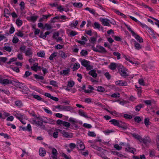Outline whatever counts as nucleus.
I'll return each instance as SVG.
<instances>
[{
    "label": "nucleus",
    "instance_id": "34",
    "mask_svg": "<svg viewBox=\"0 0 159 159\" xmlns=\"http://www.w3.org/2000/svg\"><path fill=\"white\" fill-rule=\"evenodd\" d=\"M85 10L88 11L90 13L93 14H95V11L94 9L87 7L85 8Z\"/></svg>",
    "mask_w": 159,
    "mask_h": 159
},
{
    "label": "nucleus",
    "instance_id": "11",
    "mask_svg": "<svg viewBox=\"0 0 159 159\" xmlns=\"http://www.w3.org/2000/svg\"><path fill=\"white\" fill-rule=\"evenodd\" d=\"M46 119V120H45L43 121L44 123H49L51 124H54L55 123V122L54 120L49 118L47 117Z\"/></svg>",
    "mask_w": 159,
    "mask_h": 159
},
{
    "label": "nucleus",
    "instance_id": "7",
    "mask_svg": "<svg viewBox=\"0 0 159 159\" xmlns=\"http://www.w3.org/2000/svg\"><path fill=\"white\" fill-rule=\"evenodd\" d=\"M100 21L102 22V24L104 26H110V25L109 23V20L107 19H104L102 18H100Z\"/></svg>",
    "mask_w": 159,
    "mask_h": 159
},
{
    "label": "nucleus",
    "instance_id": "45",
    "mask_svg": "<svg viewBox=\"0 0 159 159\" xmlns=\"http://www.w3.org/2000/svg\"><path fill=\"white\" fill-rule=\"evenodd\" d=\"M88 135L89 136L95 137L96 136V134L94 132L89 131Z\"/></svg>",
    "mask_w": 159,
    "mask_h": 159
},
{
    "label": "nucleus",
    "instance_id": "37",
    "mask_svg": "<svg viewBox=\"0 0 159 159\" xmlns=\"http://www.w3.org/2000/svg\"><path fill=\"white\" fill-rule=\"evenodd\" d=\"M100 25L98 23V22H95L94 23V26H93L94 27V29H99L100 27Z\"/></svg>",
    "mask_w": 159,
    "mask_h": 159
},
{
    "label": "nucleus",
    "instance_id": "64",
    "mask_svg": "<svg viewBox=\"0 0 159 159\" xmlns=\"http://www.w3.org/2000/svg\"><path fill=\"white\" fill-rule=\"evenodd\" d=\"M149 119L148 118H146L144 120V124L146 125H149Z\"/></svg>",
    "mask_w": 159,
    "mask_h": 159
},
{
    "label": "nucleus",
    "instance_id": "47",
    "mask_svg": "<svg viewBox=\"0 0 159 159\" xmlns=\"http://www.w3.org/2000/svg\"><path fill=\"white\" fill-rule=\"evenodd\" d=\"M115 11H116V13L118 15H120V16H122V17H124L125 18H126V16L125 15H124V14L120 12L119 10H116Z\"/></svg>",
    "mask_w": 159,
    "mask_h": 159
},
{
    "label": "nucleus",
    "instance_id": "22",
    "mask_svg": "<svg viewBox=\"0 0 159 159\" xmlns=\"http://www.w3.org/2000/svg\"><path fill=\"white\" fill-rule=\"evenodd\" d=\"M97 47H98V48L99 49V52H98L102 53H106L107 52V51L106 50L105 48H104L103 47L101 46H97Z\"/></svg>",
    "mask_w": 159,
    "mask_h": 159
},
{
    "label": "nucleus",
    "instance_id": "48",
    "mask_svg": "<svg viewBox=\"0 0 159 159\" xmlns=\"http://www.w3.org/2000/svg\"><path fill=\"white\" fill-rule=\"evenodd\" d=\"M3 49L9 52H11L12 50V48L10 47L4 46L3 47Z\"/></svg>",
    "mask_w": 159,
    "mask_h": 159
},
{
    "label": "nucleus",
    "instance_id": "60",
    "mask_svg": "<svg viewBox=\"0 0 159 159\" xmlns=\"http://www.w3.org/2000/svg\"><path fill=\"white\" fill-rule=\"evenodd\" d=\"M120 94L119 93H114L111 95V97L114 98H116L119 97Z\"/></svg>",
    "mask_w": 159,
    "mask_h": 159
},
{
    "label": "nucleus",
    "instance_id": "40",
    "mask_svg": "<svg viewBox=\"0 0 159 159\" xmlns=\"http://www.w3.org/2000/svg\"><path fill=\"white\" fill-rule=\"evenodd\" d=\"M123 117L127 119H131L132 118V116L127 114H124Z\"/></svg>",
    "mask_w": 159,
    "mask_h": 159
},
{
    "label": "nucleus",
    "instance_id": "23",
    "mask_svg": "<svg viewBox=\"0 0 159 159\" xmlns=\"http://www.w3.org/2000/svg\"><path fill=\"white\" fill-rule=\"evenodd\" d=\"M144 105L141 104H139L135 107L134 109L137 111H139L141 108L143 107Z\"/></svg>",
    "mask_w": 159,
    "mask_h": 159
},
{
    "label": "nucleus",
    "instance_id": "3",
    "mask_svg": "<svg viewBox=\"0 0 159 159\" xmlns=\"http://www.w3.org/2000/svg\"><path fill=\"white\" fill-rule=\"evenodd\" d=\"M13 85L16 87H18L20 89L24 90L25 91H28L29 90V88L24 84H22L19 81H15L13 82Z\"/></svg>",
    "mask_w": 159,
    "mask_h": 159
},
{
    "label": "nucleus",
    "instance_id": "28",
    "mask_svg": "<svg viewBox=\"0 0 159 159\" xmlns=\"http://www.w3.org/2000/svg\"><path fill=\"white\" fill-rule=\"evenodd\" d=\"M73 5L75 7L80 8L83 6L82 3L80 2H75L73 4Z\"/></svg>",
    "mask_w": 159,
    "mask_h": 159
},
{
    "label": "nucleus",
    "instance_id": "8",
    "mask_svg": "<svg viewBox=\"0 0 159 159\" xmlns=\"http://www.w3.org/2000/svg\"><path fill=\"white\" fill-rule=\"evenodd\" d=\"M115 84L117 85L126 86L127 85V83L124 81L119 80L116 81Z\"/></svg>",
    "mask_w": 159,
    "mask_h": 159
},
{
    "label": "nucleus",
    "instance_id": "5",
    "mask_svg": "<svg viewBox=\"0 0 159 159\" xmlns=\"http://www.w3.org/2000/svg\"><path fill=\"white\" fill-rule=\"evenodd\" d=\"M59 131L61 132L62 134L63 137L66 138H72L73 137V134L72 133H69L66 132L64 130L62 131L61 130L59 129Z\"/></svg>",
    "mask_w": 159,
    "mask_h": 159
},
{
    "label": "nucleus",
    "instance_id": "20",
    "mask_svg": "<svg viewBox=\"0 0 159 159\" xmlns=\"http://www.w3.org/2000/svg\"><path fill=\"white\" fill-rule=\"evenodd\" d=\"M13 80H10L8 79H4L2 82V84H12L13 85Z\"/></svg>",
    "mask_w": 159,
    "mask_h": 159
},
{
    "label": "nucleus",
    "instance_id": "18",
    "mask_svg": "<svg viewBox=\"0 0 159 159\" xmlns=\"http://www.w3.org/2000/svg\"><path fill=\"white\" fill-rule=\"evenodd\" d=\"M70 72V69L69 68L67 69L66 70H61L60 71V73L61 75H68L69 73Z\"/></svg>",
    "mask_w": 159,
    "mask_h": 159
},
{
    "label": "nucleus",
    "instance_id": "56",
    "mask_svg": "<svg viewBox=\"0 0 159 159\" xmlns=\"http://www.w3.org/2000/svg\"><path fill=\"white\" fill-rule=\"evenodd\" d=\"M83 126L88 129H90L92 127V126L91 125L87 123H84Z\"/></svg>",
    "mask_w": 159,
    "mask_h": 159
},
{
    "label": "nucleus",
    "instance_id": "35",
    "mask_svg": "<svg viewBox=\"0 0 159 159\" xmlns=\"http://www.w3.org/2000/svg\"><path fill=\"white\" fill-rule=\"evenodd\" d=\"M31 95H32L33 96V98L36 99H37L38 100L40 101L42 99V98L39 96L37 95H34L33 93L30 94Z\"/></svg>",
    "mask_w": 159,
    "mask_h": 159
},
{
    "label": "nucleus",
    "instance_id": "4",
    "mask_svg": "<svg viewBox=\"0 0 159 159\" xmlns=\"http://www.w3.org/2000/svg\"><path fill=\"white\" fill-rule=\"evenodd\" d=\"M119 68L120 69L119 70L120 75L122 77H126L129 75L126 72V71L127 70L125 68H124L122 66H120Z\"/></svg>",
    "mask_w": 159,
    "mask_h": 159
},
{
    "label": "nucleus",
    "instance_id": "41",
    "mask_svg": "<svg viewBox=\"0 0 159 159\" xmlns=\"http://www.w3.org/2000/svg\"><path fill=\"white\" fill-rule=\"evenodd\" d=\"M60 54L61 57L64 59H65L67 57V55L63 51L60 52Z\"/></svg>",
    "mask_w": 159,
    "mask_h": 159
},
{
    "label": "nucleus",
    "instance_id": "1",
    "mask_svg": "<svg viewBox=\"0 0 159 159\" xmlns=\"http://www.w3.org/2000/svg\"><path fill=\"white\" fill-rule=\"evenodd\" d=\"M109 122L115 126L122 128L124 130L126 129L127 127V125L126 123L120 120L112 119L110 120Z\"/></svg>",
    "mask_w": 159,
    "mask_h": 159
},
{
    "label": "nucleus",
    "instance_id": "29",
    "mask_svg": "<svg viewBox=\"0 0 159 159\" xmlns=\"http://www.w3.org/2000/svg\"><path fill=\"white\" fill-rule=\"evenodd\" d=\"M72 108L68 106H65L62 105V110H64L67 111H69L70 110H72Z\"/></svg>",
    "mask_w": 159,
    "mask_h": 159
},
{
    "label": "nucleus",
    "instance_id": "44",
    "mask_svg": "<svg viewBox=\"0 0 159 159\" xmlns=\"http://www.w3.org/2000/svg\"><path fill=\"white\" fill-rule=\"evenodd\" d=\"M37 54L38 57H43L45 55V53L43 51L38 52Z\"/></svg>",
    "mask_w": 159,
    "mask_h": 159
},
{
    "label": "nucleus",
    "instance_id": "15",
    "mask_svg": "<svg viewBox=\"0 0 159 159\" xmlns=\"http://www.w3.org/2000/svg\"><path fill=\"white\" fill-rule=\"evenodd\" d=\"M39 153L40 156L43 157L46 154V151L43 148H41L39 149Z\"/></svg>",
    "mask_w": 159,
    "mask_h": 159
},
{
    "label": "nucleus",
    "instance_id": "24",
    "mask_svg": "<svg viewBox=\"0 0 159 159\" xmlns=\"http://www.w3.org/2000/svg\"><path fill=\"white\" fill-rule=\"evenodd\" d=\"M56 128L54 129V132L53 133L52 136L55 138H57L58 137L59 130Z\"/></svg>",
    "mask_w": 159,
    "mask_h": 159
},
{
    "label": "nucleus",
    "instance_id": "13",
    "mask_svg": "<svg viewBox=\"0 0 159 159\" xmlns=\"http://www.w3.org/2000/svg\"><path fill=\"white\" fill-rule=\"evenodd\" d=\"M140 142H143L144 144H146L150 142V140L149 138L146 137L145 138H142V137Z\"/></svg>",
    "mask_w": 159,
    "mask_h": 159
},
{
    "label": "nucleus",
    "instance_id": "10",
    "mask_svg": "<svg viewBox=\"0 0 159 159\" xmlns=\"http://www.w3.org/2000/svg\"><path fill=\"white\" fill-rule=\"evenodd\" d=\"M127 148H125V150L126 151H128L129 152L134 154V152H135L136 151V149L132 148H131L130 147L129 144H127Z\"/></svg>",
    "mask_w": 159,
    "mask_h": 159
},
{
    "label": "nucleus",
    "instance_id": "25",
    "mask_svg": "<svg viewBox=\"0 0 159 159\" xmlns=\"http://www.w3.org/2000/svg\"><path fill=\"white\" fill-rule=\"evenodd\" d=\"M38 63H35L33 64V66H31V69L34 71L36 72L38 71L37 67H38Z\"/></svg>",
    "mask_w": 159,
    "mask_h": 159
},
{
    "label": "nucleus",
    "instance_id": "33",
    "mask_svg": "<svg viewBox=\"0 0 159 159\" xmlns=\"http://www.w3.org/2000/svg\"><path fill=\"white\" fill-rule=\"evenodd\" d=\"M22 21L19 19L16 20V23L18 26H20L22 24Z\"/></svg>",
    "mask_w": 159,
    "mask_h": 159
},
{
    "label": "nucleus",
    "instance_id": "46",
    "mask_svg": "<svg viewBox=\"0 0 159 159\" xmlns=\"http://www.w3.org/2000/svg\"><path fill=\"white\" fill-rule=\"evenodd\" d=\"M113 55L117 57V59L119 60L120 58V54L118 52H114L113 53Z\"/></svg>",
    "mask_w": 159,
    "mask_h": 159
},
{
    "label": "nucleus",
    "instance_id": "6",
    "mask_svg": "<svg viewBox=\"0 0 159 159\" xmlns=\"http://www.w3.org/2000/svg\"><path fill=\"white\" fill-rule=\"evenodd\" d=\"M77 147L78 150H84L85 148L84 143L80 141L77 142Z\"/></svg>",
    "mask_w": 159,
    "mask_h": 159
},
{
    "label": "nucleus",
    "instance_id": "51",
    "mask_svg": "<svg viewBox=\"0 0 159 159\" xmlns=\"http://www.w3.org/2000/svg\"><path fill=\"white\" fill-rule=\"evenodd\" d=\"M155 152L153 150L149 151V155L151 157H152L155 156Z\"/></svg>",
    "mask_w": 159,
    "mask_h": 159
},
{
    "label": "nucleus",
    "instance_id": "27",
    "mask_svg": "<svg viewBox=\"0 0 159 159\" xmlns=\"http://www.w3.org/2000/svg\"><path fill=\"white\" fill-rule=\"evenodd\" d=\"M34 78L38 80H43L44 79V77L42 76H40L37 74L34 75Z\"/></svg>",
    "mask_w": 159,
    "mask_h": 159
},
{
    "label": "nucleus",
    "instance_id": "21",
    "mask_svg": "<svg viewBox=\"0 0 159 159\" xmlns=\"http://www.w3.org/2000/svg\"><path fill=\"white\" fill-rule=\"evenodd\" d=\"M90 63V62L89 61H87V60L85 59L81 61V64L82 65L85 67L87 66Z\"/></svg>",
    "mask_w": 159,
    "mask_h": 159
},
{
    "label": "nucleus",
    "instance_id": "55",
    "mask_svg": "<svg viewBox=\"0 0 159 159\" xmlns=\"http://www.w3.org/2000/svg\"><path fill=\"white\" fill-rule=\"evenodd\" d=\"M17 58H11L10 59V61L7 62L8 64H10L13 61H16Z\"/></svg>",
    "mask_w": 159,
    "mask_h": 159
},
{
    "label": "nucleus",
    "instance_id": "19",
    "mask_svg": "<svg viewBox=\"0 0 159 159\" xmlns=\"http://www.w3.org/2000/svg\"><path fill=\"white\" fill-rule=\"evenodd\" d=\"M24 52H25V55L26 56H28L29 57H30L32 54V52L31 51V48H27V51Z\"/></svg>",
    "mask_w": 159,
    "mask_h": 159
},
{
    "label": "nucleus",
    "instance_id": "39",
    "mask_svg": "<svg viewBox=\"0 0 159 159\" xmlns=\"http://www.w3.org/2000/svg\"><path fill=\"white\" fill-rule=\"evenodd\" d=\"M62 125L66 127V128H69L70 125V124L67 122L64 121Z\"/></svg>",
    "mask_w": 159,
    "mask_h": 159
},
{
    "label": "nucleus",
    "instance_id": "59",
    "mask_svg": "<svg viewBox=\"0 0 159 159\" xmlns=\"http://www.w3.org/2000/svg\"><path fill=\"white\" fill-rule=\"evenodd\" d=\"M15 34L18 36L20 37H22L24 36V34H23L20 31H19L18 32L16 33Z\"/></svg>",
    "mask_w": 159,
    "mask_h": 159
},
{
    "label": "nucleus",
    "instance_id": "50",
    "mask_svg": "<svg viewBox=\"0 0 159 159\" xmlns=\"http://www.w3.org/2000/svg\"><path fill=\"white\" fill-rule=\"evenodd\" d=\"M134 120L135 122L138 123L140 122L141 120L140 117L139 116L135 117Z\"/></svg>",
    "mask_w": 159,
    "mask_h": 159
},
{
    "label": "nucleus",
    "instance_id": "61",
    "mask_svg": "<svg viewBox=\"0 0 159 159\" xmlns=\"http://www.w3.org/2000/svg\"><path fill=\"white\" fill-rule=\"evenodd\" d=\"M15 104L16 106L19 107H20L22 106V103L21 101L18 100L15 102Z\"/></svg>",
    "mask_w": 159,
    "mask_h": 159
},
{
    "label": "nucleus",
    "instance_id": "54",
    "mask_svg": "<svg viewBox=\"0 0 159 159\" xmlns=\"http://www.w3.org/2000/svg\"><path fill=\"white\" fill-rule=\"evenodd\" d=\"M38 17V16H32L30 17V19L33 22H34L37 20Z\"/></svg>",
    "mask_w": 159,
    "mask_h": 159
},
{
    "label": "nucleus",
    "instance_id": "52",
    "mask_svg": "<svg viewBox=\"0 0 159 159\" xmlns=\"http://www.w3.org/2000/svg\"><path fill=\"white\" fill-rule=\"evenodd\" d=\"M19 41V39L16 36H14L13 38L12 42L13 43H17Z\"/></svg>",
    "mask_w": 159,
    "mask_h": 159
},
{
    "label": "nucleus",
    "instance_id": "2",
    "mask_svg": "<svg viewBox=\"0 0 159 159\" xmlns=\"http://www.w3.org/2000/svg\"><path fill=\"white\" fill-rule=\"evenodd\" d=\"M43 121L42 118L36 116L31 119L30 122L33 124L36 125H38V126H40L42 129H44L45 126L43 125Z\"/></svg>",
    "mask_w": 159,
    "mask_h": 159
},
{
    "label": "nucleus",
    "instance_id": "58",
    "mask_svg": "<svg viewBox=\"0 0 159 159\" xmlns=\"http://www.w3.org/2000/svg\"><path fill=\"white\" fill-rule=\"evenodd\" d=\"M80 54L82 56H85L88 54V52L87 51L82 50L80 52Z\"/></svg>",
    "mask_w": 159,
    "mask_h": 159
},
{
    "label": "nucleus",
    "instance_id": "62",
    "mask_svg": "<svg viewBox=\"0 0 159 159\" xmlns=\"http://www.w3.org/2000/svg\"><path fill=\"white\" fill-rule=\"evenodd\" d=\"M114 147L117 150H120L122 148V147L121 146H120L118 144H115L114 146Z\"/></svg>",
    "mask_w": 159,
    "mask_h": 159
},
{
    "label": "nucleus",
    "instance_id": "63",
    "mask_svg": "<svg viewBox=\"0 0 159 159\" xmlns=\"http://www.w3.org/2000/svg\"><path fill=\"white\" fill-rule=\"evenodd\" d=\"M32 74V73L29 71H26L24 75V77H27Z\"/></svg>",
    "mask_w": 159,
    "mask_h": 159
},
{
    "label": "nucleus",
    "instance_id": "32",
    "mask_svg": "<svg viewBox=\"0 0 159 159\" xmlns=\"http://www.w3.org/2000/svg\"><path fill=\"white\" fill-rule=\"evenodd\" d=\"M75 84V82L73 81L70 80L69 81L67 84V87H72Z\"/></svg>",
    "mask_w": 159,
    "mask_h": 159
},
{
    "label": "nucleus",
    "instance_id": "30",
    "mask_svg": "<svg viewBox=\"0 0 159 159\" xmlns=\"http://www.w3.org/2000/svg\"><path fill=\"white\" fill-rule=\"evenodd\" d=\"M97 91L98 92H103L105 91V89L104 87L99 86L97 88Z\"/></svg>",
    "mask_w": 159,
    "mask_h": 159
},
{
    "label": "nucleus",
    "instance_id": "14",
    "mask_svg": "<svg viewBox=\"0 0 159 159\" xmlns=\"http://www.w3.org/2000/svg\"><path fill=\"white\" fill-rule=\"evenodd\" d=\"M78 113L79 115L81 116H83L86 118H88L86 113L81 109L80 110L78 111Z\"/></svg>",
    "mask_w": 159,
    "mask_h": 159
},
{
    "label": "nucleus",
    "instance_id": "38",
    "mask_svg": "<svg viewBox=\"0 0 159 159\" xmlns=\"http://www.w3.org/2000/svg\"><path fill=\"white\" fill-rule=\"evenodd\" d=\"M0 135L3 136L5 138H7V139H9L11 138L10 136L8 135L7 134H4L2 132L0 133Z\"/></svg>",
    "mask_w": 159,
    "mask_h": 159
},
{
    "label": "nucleus",
    "instance_id": "42",
    "mask_svg": "<svg viewBox=\"0 0 159 159\" xmlns=\"http://www.w3.org/2000/svg\"><path fill=\"white\" fill-rule=\"evenodd\" d=\"M69 121L71 122L72 124L75 125V123H77V121L73 118L70 117L69 119Z\"/></svg>",
    "mask_w": 159,
    "mask_h": 159
},
{
    "label": "nucleus",
    "instance_id": "49",
    "mask_svg": "<svg viewBox=\"0 0 159 159\" xmlns=\"http://www.w3.org/2000/svg\"><path fill=\"white\" fill-rule=\"evenodd\" d=\"M50 84L54 87L57 86V82L53 80L50 81Z\"/></svg>",
    "mask_w": 159,
    "mask_h": 159
},
{
    "label": "nucleus",
    "instance_id": "12",
    "mask_svg": "<svg viewBox=\"0 0 159 159\" xmlns=\"http://www.w3.org/2000/svg\"><path fill=\"white\" fill-rule=\"evenodd\" d=\"M134 46L136 49L139 50L141 49L142 46L140 44L137 42L135 40H134Z\"/></svg>",
    "mask_w": 159,
    "mask_h": 159
},
{
    "label": "nucleus",
    "instance_id": "36",
    "mask_svg": "<svg viewBox=\"0 0 159 159\" xmlns=\"http://www.w3.org/2000/svg\"><path fill=\"white\" fill-rule=\"evenodd\" d=\"M97 39V36L95 37H91L90 38V40L89 41L91 43L94 44V43H95Z\"/></svg>",
    "mask_w": 159,
    "mask_h": 159
},
{
    "label": "nucleus",
    "instance_id": "31",
    "mask_svg": "<svg viewBox=\"0 0 159 159\" xmlns=\"http://www.w3.org/2000/svg\"><path fill=\"white\" fill-rule=\"evenodd\" d=\"M57 54V52H54L53 53L51 54L50 56L49 57V59L50 60H53V58L56 57Z\"/></svg>",
    "mask_w": 159,
    "mask_h": 159
},
{
    "label": "nucleus",
    "instance_id": "57",
    "mask_svg": "<svg viewBox=\"0 0 159 159\" xmlns=\"http://www.w3.org/2000/svg\"><path fill=\"white\" fill-rule=\"evenodd\" d=\"M139 84L143 86L145 85L144 81L143 79H140L138 80Z\"/></svg>",
    "mask_w": 159,
    "mask_h": 159
},
{
    "label": "nucleus",
    "instance_id": "43",
    "mask_svg": "<svg viewBox=\"0 0 159 159\" xmlns=\"http://www.w3.org/2000/svg\"><path fill=\"white\" fill-rule=\"evenodd\" d=\"M80 67V64L77 62L76 63L74 66L73 67V69L74 70H77Z\"/></svg>",
    "mask_w": 159,
    "mask_h": 159
},
{
    "label": "nucleus",
    "instance_id": "9",
    "mask_svg": "<svg viewBox=\"0 0 159 159\" xmlns=\"http://www.w3.org/2000/svg\"><path fill=\"white\" fill-rule=\"evenodd\" d=\"M118 66L117 64L114 62H112L109 66V68L112 70H114Z\"/></svg>",
    "mask_w": 159,
    "mask_h": 159
},
{
    "label": "nucleus",
    "instance_id": "17",
    "mask_svg": "<svg viewBox=\"0 0 159 159\" xmlns=\"http://www.w3.org/2000/svg\"><path fill=\"white\" fill-rule=\"evenodd\" d=\"M133 36L135 37V39L140 43H142L143 42V39L142 37H140L139 35L135 33V34H134Z\"/></svg>",
    "mask_w": 159,
    "mask_h": 159
},
{
    "label": "nucleus",
    "instance_id": "53",
    "mask_svg": "<svg viewBox=\"0 0 159 159\" xmlns=\"http://www.w3.org/2000/svg\"><path fill=\"white\" fill-rule=\"evenodd\" d=\"M52 156H57V150L55 148H53L52 150Z\"/></svg>",
    "mask_w": 159,
    "mask_h": 159
},
{
    "label": "nucleus",
    "instance_id": "16",
    "mask_svg": "<svg viewBox=\"0 0 159 159\" xmlns=\"http://www.w3.org/2000/svg\"><path fill=\"white\" fill-rule=\"evenodd\" d=\"M89 74L92 76L94 78H96L97 76V74L96 72V70H90L88 73Z\"/></svg>",
    "mask_w": 159,
    "mask_h": 159
},
{
    "label": "nucleus",
    "instance_id": "26",
    "mask_svg": "<svg viewBox=\"0 0 159 159\" xmlns=\"http://www.w3.org/2000/svg\"><path fill=\"white\" fill-rule=\"evenodd\" d=\"M131 134L134 138L139 140V141H140L142 137L140 135L136 133H132Z\"/></svg>",
    "mask_w": 159,
    "mask_h": 159
}]
</instances>
